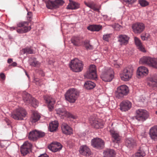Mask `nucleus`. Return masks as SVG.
<instances>
[{
    "instance_id": "nucleus-12",
    "label": "nucleus",
    "mask_w": 157,
    "mask_h": 157,
    "mask_svg": "<svg viewBox=\"0 0 157 157\" xmlns=\"http://www.w3.org/2000/svg\"><path fill=\"white\" fill-rule=\"evenodd\" d=\"M132 28L133 32L139 34L143 31L145 29V25L142 23H137L132 25Z\"/></svg>"
},
{
    "instance_id": "nucleus-59",
    "label": "nucleus",
    "mask_w": 157,
    "mask_h": 157,
    "mask_svg": "<svg viewBox=\"0 0 157 157\" xmlns=\"http://www.w3.org/2000/svg\"><path fill=\"white\" fill-rule=\"evenodd\" d=\"M33 103L34 104H36V102H33L31 100L30 101V102L29 103H28L32 105V104Z\"/></svg>"
},
{
    "instance_id": "nucleus-40",
    "label": "nucleus",
    "mask_w": 157,
    "mask_h": 157,
    "mask_svg": "<svg viewBox=\"0 0 157 157\" xmlns=\"http://www.w3.org/2000/svg\"><path fill=\"white\" fill-rule=\"evenodd\" d=\"M54 2L55 8L62 6L64 3V2L63 0H55Z\"/></svg>"
},
{
    "instance_id": "nucleus-11",
    "label": "nucleus",
    "mask_w": 157,
    "mask_h": 157,
    "mask_svg": "<svg viewBox=\"0 0 157 157\" xmlns=\"http://www.w3.org/2000/svg\"><path fill=\"white\" fill-rule=\"evenodd\" d=\"M22 96L23 100L25 102L28 103L30 102V101L31 100L33 102H36V104H34L33 103L32 104V106L33 107L36 108L38 106L39 104L38 101L36 99L32 98L29 94L24 92L23 93Z\"/></svg>"
},
{
    "instance_id": "nucleus-35",
    "label": "nucleus",
    "mask_w": 157,
    "mask_h": 157,
    "mask_svg": "<svg viewBox=\"0 0 157 157\" xmlns=\"http://www.w3.org/2000/svg\"><path fill=\"white\" fill-rule=\"evenodd\" d=\"M85 76L88 78L95 79L97 78V73L87 71L85 75Z\"/></svg>"
},
{
    "instance_id": "nucleus-39",
    "label": "nucleus",
    "mask_w": 157,
    "mask_h": 157,
    "mask_svg": "<svg viewBox=\"0 0 157 157\" xmlns=\"http://www.w3.org/2000/svg\"><path fill=\"white\" fill-rule=\"evenodd\" d=\"M46 6L49 9H52L55 8L54 2L48 0L46 2Z\"/></svg>"
},
{
    "instance_id": "nucleus-3",
    "label": "nucleus",
    "mask_w": 157,
    "mask_h": 157,
    "mask_svg": "<svg viewBox=\"0 0 157 157\" xmlns=\"http://www.w3.org/2000/svg\"><path fill=\"white\" fill-rule=\"evenodd\" d=\"M140 63L144 64H147L150 66L157 68V59L148 56H144L140 60Z\"/></svg>"
},
{
    "instance_id": "nucleus-16",
    "label": "nucleus",
    "mask_w": 157,
    "mask_h": 157,
    "mask_svg": "<svg viewBox=\"0 0 157 157\" xmlns=\"http://www.w3.org/2000/svg\"><path fill=\"white\" fill-rule=\"evenodd\" d=\"M44 99L48 104V106L50 111H52L54 109V105L55 101L51 97L46 95L44 96Z\"/></svg>"
},
{
    "instance_id": "nucleus-5",
    "label": "nucleus",
    "mask_w": 157,
    "mask_h": 157,
    "mask_svg": "<svg viewBox=\"0 0 157 157\" xmlns=\"http://www.w3.org/2000/svg\"><path fill=\"white\" fill-rule=\"evenodd\" d=\"M114 72L113 69L110 68H106L102 72L101 78L105 82H110L113 78Z\"/></svg>"
},
{
    "instance_id": "nucleus-26",
    "label": "nucleus",
    "mask_w": 157,
    "mask_h": 157,
    "mask_svg": "<svg viewBox=\"0 0 157 157\" xmlns=\"http://www.w3.org/2000/svg\"><path fill=\"white\" fill-rule=\"evenodd\" d=\"M69 3L67 7V9L70 10H74L79 7V4L72 0H69Z\"/></svg>"
},
{
    "instance_id": "nucleus-55",
    "label": "nucleus",
    "mask_w": 157,
    "mask_h": 157,
    "mask_svg": "<svg viewBox=\"0 0 157 157\" xmlns=\"http://www.w3.org/2000/svg\"><path fill=\"white\" fill-rule=\"evenodd\" d=\"M38 157H49L46 154H44L41 155Z\"/></svg>"
},
{
    "instance_id": "nucleus-56",
    "label": "nucleus",
    "mask_w": 157,
    "mask_h": 157,
    "mask_svg": "<svg viewBox=\"0 0 157 157\" xmlns=\"http://www.w3.org/2000/svg\"><path fill=\"white\" fill-rule=\"evenodd\" d=\"M117 28L119 29H120L121 28V26L120 25L117 24L115 25V29L116 30H118V29H116Z\"/></svg>"
},
{
    "instance_id": "nucleus-25",
    "label": "nucleus",
    "mask_w": 157,
    "mask_h": 157,
    "mask_svg": "<svg viewBox=\"0 0 157 157\" xmlns=\"http://www.w3.org/2000/svg\"><path fill=\"white\" fill-rule=\"evenodd\" d=\"M134 39L135 44L138 48L142 52H146V51L140 40L136 37H135Z\"/></svg>"
},
{
    "instance_id": "nucleus-64",
    "label": "nucleus",
    "mask_w": 157,
    "mask_h": 157,
    "mask_svg": "<svg viewBox=\"0 0 157 157\" xmlns=\"http://www.w3.org/2000/svg\"><path fill=\"white\" fill-rule=\"evenodd\" d=\"M155 113L157 115V111L155 112Z\"/></svg>"
},
{
    "instance_id": "nucleus-42",
    "label": "nucleus",
    "mask_w": 157,
    "mask_h": 157,
    "mask_svg": "<svg viewBox=\"0 0 157 157\" xmlns=\"http://www.w3.org/2000/svg\"><path fill=\"white\" fill-rule=\"evenodd\" d=\"M24 53L31 54L33 53V50L30 48L27 47L23 49Z\"/></svg>"
},
{
    "instance_id": "nucleus-54",
    "label": "nucleus",
    "mask_w": 157,
    "mask_h": 157,
    "mask_svg": "<svg viewBox=\"0 0 157 157\" xmlns=\"http://www.w3.org/2000/svg\"><path fill=\"white\" fill-rule=\"evenodd\" d=\"M0 77L2 79L4 80L5 78V76L4 73H2L0 74Z\"/></svg>"
},
{
    "instance_id": "nucleus-46",
    "label": "nucleus",
    "mask_w": 157,
    "mask_h": 157,
    "mask_svg": "<svg viewBox=\"0 0 157 157\" xmlns=\"http://www.w3.org/2000/svg\"><path fill=\"white\" fill-rule=\"evenodd\" d=\"M139 3L141 6L143 7L147 6L148 4V2L145 0H140Z\"/></svg>"
},
{
    "instance_id": "nucleus-34",
    "label": "nucleus",
    "mask_w": 157,
    "mask_h": 157,
    "mask_svg": "<svg viewBox=\"0 0 157 157\" xmlns=\"http://www.w3.org/2000/svg\"><path fill=\"white\" fill-rule=\"evenodd\" d=\"M37 131L34 130L30 132L28 136L29 139L33 140H36L38 138V136H37Z\"/></svg>"
},
{
    "instance_id": "nucleus-37",
    "label": "nucleus",
    "mask_w": 157,
    "mask_h": 157,
    "mask_svg": "<svg viewBox=\"0 0 157 157\" xmlns=\"http://www.w3.org/2000/svg\"><path fill=\"white\" fill-rule=\"evenodd\" d=\"M40 118V116L38 113L35 112L33 113V115L31 118L32 122L35 123L38 121Z\"/></svg>"
},
{
    "instance_id": "nucleus-14",
    "label": "nucleus",
    "mask_w": 157,
    "mask_h": 157,
    "mask_svg": "<svg viewBox=\"0 0 157 157\" xmlns=\"http://www.w3.org/2000/svg\"><path fill=\"white\" fill-rule=\"evenodd\" d=\"M32 147V144L28 141L25 142L21 146V151L23 155H25L28 153L30 151Z\"/></svg>"
},
{
    "instance_id": "nucleus-24",
    "label": "nucleus",
    "mask_w": 157,
    "mask_h": 157,
    "mask_svg": "<svg viewBox=\"0 0 157 157\" xmlns=\"http://www.w3.org/2000/svg\"><path fill=\"white\" fill-rule=\"evenodd\" d=\"M100 121V120L94 118H91L90 120V123L94 128H96L102 127L103 124L101 123Z\"/></svg>"
},
{
    "instance_id": "nucleus-33",
    "label": "nucleus",
    "mask_w": 157,
    "mask_h": 157,
    "mask_svg": "<svg viewBox=\"0 0 157 157\" xmlns=\"http://www.w3.org/2000/svg\"><path fill=\"white\" fill-rule=\"evenodd\" d=\"M29 61L30 65L32 67H38L40 65V63L35 58H30Z\"/></svg>"
},
{
    "instance_id": "nucleus-60",
    "label": "nucleus",
    "mask_w": 157,
    "mask_h": 157,
    "mask_svg": "<svg viewBox=\"0 0 157 157\" xmlns=\"http://www.w3.org/2000/svg\"><path fill=\"white\" fill-rule=\"evenodd\" d=\"M114 65L117 68H118L119 67V65L118 64H114Z\"/></svg>"
},
{
    "instance_id": "nucleus-31",
    "label": "nucleus",
    "mask_w": 157,
    "mask_h": 157,
    "mask_svg": "<svg viewBox=\"0 0 157 157\" xmlns=\"http://www.w3.org/2000/svg\"><path fill=\"white\" fill-rule=\"evenodd\" d=\"M58 126V122L56 121L51 122L49 124V130L51 132H53L56 130Z\"/></svg>"
},
{
    "instance_id": "nucleus-41",
    "label": "nucleus",
    "mask_w": 157,
    "mask_h": 157,
    "mask_svg": "<svg viewBox=\"0 0 157 157\" xmlns=\"http://www.w3.org/2000/svg\"><path fill=\"white\" fill-rule=\"evenodd\" d=\"M145 155V153L144 152V151H142L140 150H138L137 152L132 157H144Z\"/></svg>"
},
{
    "instance_id": "nucleus-2",
    "label": "nucleus",
    "mask_w": 157,
    "mask_h": 157,
    "mask_svg": "<svg viewBox=\"0 0 157 157\" xmlns=\"http://www.w3.org/2000/svg\"><path fill=\"white\" fill-rule=\"evenodd\" d=\"M71 69L75 72H79L83 69L82 62L78 59L75 58L72 60L69 63Z\"/></svg>"
},
{
    "instance_id": "nucleus-22",
    "label": "nucleus",
    "mask_w": 157,
    "mask_h": 157,
    "mask_svg": "<svg viewBox=\"0 0 157 157\" xmlns=\"http://www.w3.org/2000/svg\"><path fill=\"white\" fill-rule=\"evenodd\" d=\"M118 41L121 45H126L128 43L129 38L125 35H120L117 37Z\"/></svg>"
},
{
    "instance_id": "nucleus-36",
    "label": "nucleus",
    "mask_w": 157,
    "mask_h": 157,
    "mask_svg": "<svg viewBox=\"0 0 157 157\" xmlns=\"http://www.w3.org/2000/svg\"><path fill=\"white\" fill-rule=\"evenodd\" d=\"M84 86L87 89L90 90L94 88L96 86V84L91 81H88L85 82Z\"/></svg>"
},
{
    "instance_id": "nucleus-45",
    "label": "nucleus",
    "mask_w": 157,
    "mask_h": 157,
    "mask_svg": "<svg viewBox=\"0 0 157 157\" xmlns=\"http://www.w3.org/2000/svg\"><path fill=\"white\" fill-rule=\"evenodd\" d=\"M147 147L146 145L145 144H142L140 146V147L139 149L138 150H140L141 151H144V152H145V151L147 149Z\"/></svg>"
},
{
    "instance_id": "nucleus-51",
    "label": "nucleus",
    "mask_w": 157,
    "mask_h": 157,
    "mask_svg": "<svg viewBox=\"0 0 157 157\" xmlns=\"http://www.w3.org/2000/svg\"><path fill=\"white\" fill-rule=\"evenodd\" d=\"M37 133L38 138L42 137L44 136L45 135V133L41 131H37Z\"/></svg>"
},
{
    "instance_id": "nucleus-32",
    "label": "nucleus",
    "mask_w": 157,
    "mask_h": 157,
    "mask_svg": "<svg viewBox=\"0 0 157 157\" xmlns=\"http://www.w3.org/2000/svg\"><path fill=\"white\" fill-rule=\"evenodd\" d=\"M102 26L101 25H93L88 26L87 29L91 31H99L102 29Z\"/></svg>"
},
{
    "instance_id": "nucleus-62",
    "label": "nucleus",
    "mask_w": 157,
    "mask_h": 157,
    "mask_svg": "<svg viewBox=\"0 0 157 157\" xmlns=\"http://www.w3.org/2000/svg\"><path fill=\"white\" fill-rule=\"evenodd\" d=\"M12 29H15V27H13L11 28Z\"/></svg>"
},
{
    "instance_id": "nucleus-30",
    "label": "nucleus",
    "mask_w": 157,
    "mask_h": 157,
    "mask_svg": "<svg viewBox=\"0 0 157 157\" xmlns=\"http://www.w3.org/2000/svg\"><path fill=\"white\" fill-rule=\"evenodd\" d=\"M104 157H115L116 153L115 151L112 149H108L103 152Z\"/></svg>"
},
{
    "instance_id": "nucleus-18",
    "label": "nucleus",
    "mask_w": 157,
    "mask_h": 157,
    "mask_svg": "<svg viewBox=\"0 0 157 157\" xmlns=\"http://www.w3.org/2000/svg\"><path fill=\"white\" fill-rule=\"evenodd\" d=\"M132 107V103L128 100L122 101L120 104V109L122 111H126Z\"/></svg>"
},
{
    "instance_id": "nucleus-19",
    "label": "nucleus",
    "mask_w": 157,
    "mask_h": 157,
    "mask_svg": "<svg viewBox=\"0 0 157 157\" xmlns=\"http://www.w3.org/2000/svg\"><path fill=\"white\" fill-rule=\"evenodd\" d=\"M148 72V70L146 67L143 66L140 67L137 70V75L138 78L147 75Z\"/></svg>"
},
{
    "instance_id": "nucleus-20",
    "label": "nucleus",
    "mask_w": 157,
    "mask_h": 157,
    "mask_svg": "<svg viewBox=\"0 0 157 157\" xmlns=\"http://www.w3.org/2000/svg\"><path fill=\"white\" fill-rule=\"evenodd\" d=\"M63 132L65 134L71 135L73 133V130L67 124L63 123L61 125Z\"/></svg>"
},
{
    "instance_id": "nucleus-63",
    "label": "nucleus",
    "mask_w": 157,
    "mask_h": 157,
    "mask_svg": "<svg viewBox=\"0 0 157 157\" xmlns=\"http://www.w3.org/2000/svg\"><path fill=\"white\" fill-rule=\"evenodd\" d=\"M25 73H26V75H27V76H28V77H29V76H28V74H27V73H26V72H25Z\"/></svg>"
},
{
    "instance_id": "nucleus-48",
    "label": "nucleus",
    "mask_w": 157,
    "mask_h": 157,
    "mask_svg": "<svg viewBox=\"0 0 157 157\" xmlns=\"http://www.w3.org/2000/svg\"><path fill=\"white\" fill-rule=\"evenodd\" d=\"M7 143V141H3L0 142V147L2 148H6L8 146V144H4Z\"/></svg>"
},
{
    "instance_id": "nucleus-61",
    "label": "nucleus",
    "mask_w": 157,
    "mask_h": 157,
    "mask_svg": "<svg viewBox=\"0 0 157 157\" xmlns=\"http://www.w3.org/2000/svg\"><path fill=\"white\" fill-rule=\"evenodd\" d=\"M8 144V146L9 145V143H8V142L7 141V143H6V144Z\"/></svg>"
},
{
    "instance_id": "nucleus-13",
    "label": "nucleus",
    "mask_w": 157,
    "mask_h": 157,
    "mask_svg": "<svg viewBox=\"0 0 157 157\" xmlns=\"http://www.w3.org/2000/svg\"><path fill=\"white\" fill-rule=\"evenodd\" d=\"M91 144L93 147L98 149L103 148L104 146L103 141L102 139L98 138L93 139L91 141Z\"/></svg>"
},
{
    "instance_id": "nucleus-47",
    "label": "nucleus",
    "mask_w": 157,
    "mask_h": 157,
    "mask_svg": "<svg viewBox=\"0 0 157 157\" xmlns=\"http://www.w3.org/2000/svg\"><path fill=\"white\" fill-rule=\"evenodd\" d=\"M111 34H107L104 35L103 36V39L107 41H109V38L110 37Z\"/></svg>"
},
{
    "instance_id": "nucleus-44",
    "label": "nucleus",
    "mask_w": 157,
    "mask_h": 157,
    "mask_svg": "<svg viewBox=\"0 0 157 157\" xmlns=\"http://www.w3.org/2000/svg\"><path fill=\"white\" fill-rule=\"evenodd\" d=\"M87 71L90 72H94L96 73V66L94 65H91L90 66L89 70Z\"/></svg>"
},
{
    "instance_id": "nucleus-7",
    "label": "nucleus",
    "mask_w": 157,
    "mask_h": 157,
    "mask_svg": "<svg viewBox=\"0 0 157 157\" xmlns=\"http://www.w3.org/2000/svg\"><path fill=\"white\" fill-rule=\"evenodd\" d=\"M26 114V112L25 109L19 108L16 109L11 117L15 120H21L25 117Z\"/></svg>"
},
{
    "instance_id": "nucleus-49",
    "label": "nucleus",
    "mask_w": 157,
    "mask_h": 157,
    "mask_svg": "<svg viewBox=\"0 0 157 157\" xmlns=\"http://www.w3.org/2000/svg\"><path fill=\"white\" fill-rule=\"evenodd\" d=\"M26 10L27 11L28 9L27 8H26ZM32 13L31 12H28L27 14V20L29 21H30L31 20L32 17Z\"/></svg>"
},
{
    "instance_id": "nucleus-52",
    "label": "nucleus",
    "mask_w": 157,
    "mask_h": 157,
    "mask_svg": "<svg viewBox=\"0 0 157 157\" xmlns=\"http://www.w3.org/2000/svg\"><path fill=\"white\" fill-rule=\"evenodd\" d=\"M126 4H132L134 3L136 0H123Z\"/></svg>"
},
{
    "instance_id": "nucleus-15",
    "label": "nucleus",
    "mask_w": 157,
    "mask_h": 157,
    "mask_svg": "<svg viewBox=\"0 0 157 157\" xmlns=\"http://www.w3.org/2000/svg\"><path fill=\"white\" fill-rule=\"evenodd\" d=\"M62 145L58 142H54L49 145L48 148L53 152H56L60 151L62 148Z\"/></svg>"
},
{
    "instance_id": "nucleus-38",
    "label": "nucleus",
    "mask_w": 157,
    "mask_h": 157,
    "mask_svg": "<svg viewBox=\"0 0 157 157\" xmlns=\"http://www.w3.org/2000/svg\"><path fill=\"white\" fill-rule=\"evenodd\" d=\"M71 41V43L75 46H78L80 44V38L78 37H73L72 38Z\"/></svg>"
},
{
    "instance_id": "nucleus-29",
    "label": "nucleus",
    "mask_w": 157,
    "mask_h": 157,
    "mask_svg": "<svg viewBox=\"0 0 157 157\" xmlns=\"http://www.w3.org/2000/svg\"><path fill=\"white\" fill-rule=\"evenodd\" d=\"M125 145L128 148H132L136 146V142L133 139L131 138H128L126 140Z\"/></svg>"
},
{
    "instance_id": "nucleus-23",
    "label": "nucleus",
    "mask_w": 157,
    "mask_h": 157,
    "mask_svg": "<svg viewBox=\"0 0 157 157\" xmlns=\"http://www.w3.org/2000/svg\"><path fill=\"white\" fill-rule=\"evenodd\" d=\"M147 84L152 87H157V75H154L149 78Z\"/></svg>"
},
{
    "instance_id": "nucleus-6",
    "label": "nucleus",
    "mask_w": 157,
    "mask_h": 157,
    "mask_svg": "<svg viewBox=\"0 0 157 157\" xmlns=\"http://www.w3.org/2000/svg\"><path fill=\"white\" fill-rule=\"evenodd\" d=\"M136 119L138 121L143 122L147 119L149 114L147 111L144 109H139L136 111Z\"/></svg>"
},
{
    "instance_id": "nucleus-21",
    "label": "nucleus",
    "mask_w": 157,
    "mask_h": 157,
    "mask_svg": "<svg viewBox=\"0 0 157 157\" xmlns=\"http://www.w3.org/2000/svg\"><path fill=\"white\" fill-rule=\"evenodd\" d=\"M109 132L112 137V140L113 142H117L120 140L118 132L114 128L110 129Z\"/></svg>"
},
{
    "instance_id": "nucleus-58",
    "label": "nucleus",
    "mask_w": 157,
    "mask_h": 157,
    "mask_svg": "<svg viewBox=\"0 0 157 157\" xmlns=\"http://www.w3.org/2000/svg\"><path fill=\"white\" fill-rule=\"evenodd\" d=\"M17 65V64L15 62H14L11 64V65L13 66V67H15V66H16Z\"/></svg>"
},
{
    "instance_id": "nucleus-4",
    "label": "nucleus",
    "mask_w": 157,
    "mask_h": 157,
    "mask_svg": "<svg viewBox=\"0 0 157 157\" xmlns=\"http://www.w3.org/2000/svg\"><path fill=\"white\" fill-rule=\"evenodd\" d=\"M133 69L131 67H128L124 68L120 74L121 79L124 81H128L132 77Z\"/></svg>"
},
{
    "instance_id": "nucleus-28",
    "label": "nucleus",
    "mask_w": 157,
    "mask_h": 157,
    "mask_svg": "<svg viewBox=\"0 0 157 157\" xmlns=\"http://www.w3.org/2000/svg\"><path fill=\"white\" fill-rule=\"evenodd\" d=\"M149 134L153 139H157V126L152 127L150 130Z\"/></svg>"
},
{
    "instance_id": "nucleus-27",
    "label": "nucleus",
    "mask_w": 157,
    "mask_h": 157,
    "mask_svg": "<svg viewBox=\"0 0 157 157\" xmlns=\"http://www.w3.org/2000/svg\"><path fill=\"white\" fill-rule=\"evenodd\" d=\"M85 5L87 7L95 11L99 12V9L98 8L96 5L93 1H89L88 2H84Z\"/></svg>"
},
{
    "instance_id": "nucleus-9",
    "label": "nucleus",
    "mask_w": 157,
    "mask_h": 157,
    "mask_svg": "<svg viewBox=\"0 0 157 157\" xmlns=\"http://www.w3.org/2000/svg\"><path fill=\"white\" fill-rule=\"evenodd\" d=\"M56 113L59 115L61 118H63L65 117L71 118L73 119L77 118V116L72 115L69 112H67L65 109L59 108L56 109Z\"/></svg>"
},
{
    "instance_id": "nucleus-17",
    "label": "nucleus",
    "mask_w": 157,
    "mask_h": 157,
    "mask_svg": "<svg viewBox=\"0 0 157 157\" xmlns=\"http://www.w3.org/2000/svg\"><path fill=\"white\" fill-rule=\"evenodd\" d=\"M79 152L81 155L89 156L91 155L90 148L86 145H82L79 148Z\"/></svg>"
},
{
    "instance_id": "nucleus-53",
    "label": "nucleus",
    "mask_w": 157,
    "mask_h": 157,
    "mask_svg": "<svg viewBox=\"0 0 157 157\" xmlns=\"http://www.w3.org/2000/svg\"><path fill=\"white\" fill-rule=\"evenodd\" d=\"M102 16L103 19L105 21H109L111 19V17H109L106 15H103Z\"/></svg>"
},
{
    "instance_id": "nucleus-1",
    "label": "nucleus",
    "mask_w": 157,
    "mask_h": 157,
    "mask_svg": "<svg viewBox=\"0 0 157 157\" xmlns=\"http://www.w3.org/2000/svg\"><path fill=\"white\" fill-rule=\"evenodd\" d=\"M79 95L78 91L76 89L71 88L68 90L65 94L66 99L71 103H74Z\"/></svg>"
},
{
    "instance_id": "nucleus-57",
    "label": "nucleus",
    "mask_w": 157,
    "mask_h": 157,
    "mask_svg": "<svg viewBox=\"0 0 157 157\" xmlns=\"http://www.w3.org/2000/svg\"><path fill=\"white\" fill-rule=\"evenodd\" d=\"M13 61V59L11 58H9L7 60V62L9 63H11Z\"/></svg>"
},
{
    "instance_id": "nucleus-8",
    "label": "nucleus",
    "mask_w": 157,
    "mask_h": 157,
    "mask_svg": "<svg viewBox=\"0 0 157 157\" xmlns=\"http://www.w3.org/2000/svg\"><path fill=\"white\" fill-rule=\"evenodd\" d=\"M128 92V87L126 85H122L117 88L116 95V97L119 98L127 95Z\"/></svg>"
},
{
    "instance_id": "nucleus-50",
    "label": "nucleus",
    "mask_w": 157,
    "mask_h": 157,
    "mask_svg": "<svg viewBox=\"0 0 157 157\" xmlns=\"http://www.w3.org/2000/svg\"><path fill=\"white\" fill-rule=\"evenodd\" d=\"M84 44L85 47L87 49H92L93 48L92 46L90 44L89 41H85Z\"/></svg>"
},
{
    "instance_id": "nucleus-43",
    "label": "nucleus",
    "mask_w": 157,
    "mask_h": 157,
    "mask_svg": "<svg viewBox=\"0 0 157 157\" xmlns=\"http://www.w3.org/2000/svg\"><path fill=\"white\" fill-rule=\"evenodd\" d=\"M141 38L143 40H147L150 38V35L149 33H146L141 36Z\"/></svg>"
},
{
    "instance_id": "nucleus-10",
    "label": "nucleus",
    "mask_w": 157,
    "mask_h": 157,
    "mask_svg": "<svg viewBox=\"0 0 157 157\" xmlns=\"http://www.w3.org/2000/svg\"><path fill=\"white\" fill-rule=\"evenodd\" d=\"M29 23L27 21H23L19 22L17 24V26L19 27H22L17 30V33H26L30 31L31 29L30 26H28Z\"/></svg>"
}]
</instances>
